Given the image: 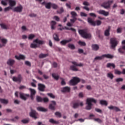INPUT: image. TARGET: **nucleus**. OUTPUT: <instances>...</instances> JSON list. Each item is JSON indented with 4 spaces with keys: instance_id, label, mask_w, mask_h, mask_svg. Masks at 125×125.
<instances>
[{
    "instance_id": "bb28decb",
    "label": "nucleus",
    "mask_w": 125,
    "mask_h": 125,
    "mask_svg": "<svg viewBox=\"0 0 125 125\" xmlns=\"http://www.w3.org/2000/svg\"><path fill=\"white\" fill-rule=\"evenodd\" d=\"M9 3L10 7H12L16 5V1L15 0H11L9 1Z\"/></svg>"
},
{
    "instance_id": "6e6552de",
    "label": "nucleus",
    "mask_w": 125,
    "mask_h": 125,
    "mask_svg": "<svg viewBox=\"0 0 125 125\" xmlns=\"http://www.w3.org/2000/svg\"><path fill=\"white\" fill-rule=\"evenodd\" d=\"M114 2V0H108L107 2H104L103 4H102V6L104 8H110L111 6V4Z\"/></svg>"
},
{
    "instance_id": "ddd939ff",
    "label": "nucleus",
    "mask_w": 125,
    "mask_h": 125,
    "mask_svg": "<svg viewBox=\"0 0 125 125\" xmlns=\"http://www.w3.org/2000/svg\"><path fill=\"white\" fill-rule=\"evenodd\" d=\"M30 95L27 94H24L23 93H20V97L22 100H27V97H29Z\"/></svg>"
},
{
    "instance_id": "39448f33",
    "label": "nucleus",
    "mask_w": 125,
    "mask_h": 125,
    "mask_svg": "<svg viewBox=\"0 0 125 125\" xmlns=\"http://www.w3.org/2000/svg\"><path fill=\"white\" fill-rule=\"evenodd\" d=\"M79 33L84 39H89L91 37V35L90 34L87 33L86 31L84 30H80Z\"/></svg>"
},
{
    "instance_id": "3c124183",
    "label": "nucleus",
    "mask_w": 125,
    "mask_h": 125,
    "mask_svg": "<svg viewBox=\"0 0 125 125\" xmlns=\"http://www.w3.org/2000/svg\"><path fill=\"white\" fill-rule=\"evenodd\" d=\"M51 6L53 9H57L58 6L56 4H52Z\"/></svg>"
},
{
    "instance_id": "7c9ffc66",
    "label": "nucleus",
    "mask_w": 125,
    "mask_h": 125,
    "mask_svg": "<svg viewBox=\"0 0 125 125\" xmlns=\"http://www.w3.org/2000/svg\"><path fill=\"white\" fill-rule=\"evenodd\" d=\"M106 67L107 68H111V67H112L113 69H115L116 65L114 63H108L106 65Z\"/></svg>"
},
{
    "instance_id": "8fccbe9b",
    "label": "nucleus",
    "mask_w": 125,
    "mask_h": 125,
    "mask_svg": "<svg viewBox=\"0 0 125 125\" xmlns=\"http://www.w3.org/2000/svg\"><path fill=\"white\" fill-rule=\"evenodd\" d=\"M35 37H36V36H35V35L30 34L28 36V40H33V39H34V38H35Z\"/></svg>"
},
{
    "instance_id": "20e7f679",
    "label": "nucleus",
    "mask_w": 125,
    "mask_h": 125,
    "mask_svg": "<svg viewBox=\"0 0 125 125\" xmlns=\"http://www.w3.org/2000/svg\"><path fill=\"white\" fill-rule=\"evenodd\" d=\"M87 22L90 25H91V26H100V25L102 24V21H101L97 20L94 21L91 18H87Z\"/></svg>"
},
{
    "instance_id": "4be33fe9",
    "label": "nucleus",
    "mask_w": 125,
    "mask_h": 125,
    "mask_svg": "<svg viewBox=\"0 0 125 125\" xmlns=\"http://www.w3.org/2000/svg\"><path fill=\"white\" fill-rule=\"evenodd\" d=\"M14 63H15V61L11 59H9L7 62V64L9 66H13Z\"/></svg>"
},
{
    "instance_id": "09e8293b",
    "label": "nucleus",
    "mask_w": 125,
    "mask_h": 125,
    "mask_svg": "<svg viewBox=\"0 0 125 125\" xmlns=\"http://www.w3.org/2000/svg\"><path fill=\"white\" fill-rule=\"evenodd\" d=\"M30 122V120L29 119H23L21 120V123L23 124H28Z\"/></svg>"
},
{
    "instance_id": "6ab92c4d",
    "label": "nucleus",
    "mask_w": 125,
    "mask_h": 125,
    "mask_svg": "<svg viewBox=\"0 0 125 125\" xmlns=\"http://www.w3.org/2000/svg\"><path fill=\"white\" fill-rule=\"evenodd\" d=\"M41 4H42V5H44L47 9H50V8H51L52 4L50 2L46 3L45 1H43V2L41 3Z\"/></svg>"
},
{
    "instance_id": "0eeeda50",
    "label": "nucleus",
    "mask_w": 125,
    "mask_h": 125,
    "mask_svg": "<svg viewBox=\"0 0 125 125\" xmlns=\"http://www.w3.org/2000/svg\"><path fill=\"white\" fill-rule=\"evenodd\" d=\"M80 106L83 107V103L80 102L79 101L72 102V107L73 108V109H78Z\"/></svg>"
},
{
    "instance_id": "13d9d810",
    "label": "nucleus",
    "mask_w": 125,
    "mask_h": 125,
    "mask_svg": "<svg viewBox=\"0 0 125 125\" xmlns=\"http://www.w3.org/2000/svg\"><path fill=\"white\" fill-rule=\"evenodd\" d=\"M95 110L96 112H97L98 113H100V114H102V110L99 108H96Z\"/></svg>"
},
{
    "instance_id": "1a4fd4ad",
    "label": "nucleus",
    "mask_w": 125,
    "mask_h": 125,
    "mask_svg": "<svg viewBox=\"0 0 125 125\" xmlns=\"http://www.w3.org/2000/svg\"><path fill=\"white\" fill-rule=\"evenodd\" d=\"M110 43L111 44L112 48H115L118 45V41L116 38H111L110 39Z\"/></svg>"
},
{
    "instance_id": "5701e85b",
    "label": "nucleus",
    "mask_w": 125,
    "mask_h": 125,
    "mask_svg": "<svg viewBox=\"0 0 125 125\" xmlns=\"http://www.w3.org/2000/svg\"><path fill=\"white\" fill-rule=\"evenodd\" d=\"M71 88L69 87L65 86L62 89V92H70Z\"/></svg>"
},
{
    "instance_id": "5fc2aeb1",
    "label": "nucleus",
    "mask_w": 125,
    "mask_h": 125,
    "mask_svg": "<svg viewBox=\"0 0 125 125\" xmlns=\"http://www.w3.org/2000/svg\"><path fill=\"white\" fill-rule=\"evenodd\" d=\"M53 19H54L55 20H56V21H57L58 22L60 21V18H59L57 16H55L53 17Z\"/></svg>"
},
{
    "instance_id": "de8ad7c7",
    "label": "nucleus",
    "mask_w": 125,
    "mask_h": 125,
    "mask_svg": "<svg viewBox=\"0 0 125 125\" xmlns=\"http://www.w3.org/2000/svg\"><path fill=\"white\" fill-rule=\"evenodd\" d=\"M94 120L95 122H97L99 124H101V123H102V120L99 118H94Z\"/></svg>"
},
{
    "instance_id": "37998d69",
    "label": "nucleus",
    "mask_w": 125,
    "mask_h": 125,
    "mask_svg": "<svg viewBox=\"0 0 125 125\" xmlns=\"http://www.w3.org/2000/svg\"><path fill=\"white\" fill-rule=\"evenodd\" d=\"M36 100H37V102H42L43 101V99L42 97H41L39 96H37L36 97Z\"/></svg>"
},
{
    "instance_id": "e2e57ef3",
    "label": "nucleus",
    "mask_w": 125,
    "mask_h": 125,
    "mask_svg": "<svg viewBox=\"0 0 125 125\" xmlns=\"http://www.w3.org/2000/svg\"><path fill=\"white\" fill-rule=\"evenodd\" d=\"M115 74H116V75H121L122 74V72L116 70L115 71Z\"/></svg>"
},
{
    "instance_id": "b1692460",
    "label": "nucleus",
    "mask_w": 125,
    "mask_h": 125,
    "mask_svg": "<svg viewBox=\"0 0 125 125\" xmlns=\"http://www.w3.org/2000/svg\"><path fill=\"white\" fill-rule=\"evenodd\" d=\"M16 59H17V60H25V56L23 55H20L18 56H15Z\"/></svg>"
},
{
    "instance_id": "dca6fc26",
    "label": "nucleus",
    "mask_w": 125,
    "mask_h": 125,
    "mask_svg": "<svg viewBox=\"0 0 125 125\" xmlns=\"http://www.w3.org/2000/svg\"><path fill=\"white\" fill-rule=\"evenodd\" d=\"M73 41V39L72 38H70L69 39L66 40H62L61 41L60 43L62 44V45H66L68 42H71Z\"/></svg>"
},
{
    "instance_id": "c9c22d12",
    "label": "nucleus",
    "mask_w": 125,
    "mask_h": 125,
    "mask_svg": "<svg viewBox=\"0 0 125 125\" xmlns=\"http://www.w3.org/2000/svg\"><path fill=\"white\" fill-rule=\"evenodd\" d=\"M52 76L54 79V80H56V81H58V80H59V76L56 75V74L55 73H53L52 74Z\"/></svg>"
},
{
    "instance_id": "f03ea898",
    "label": "nucleus",
    "mask_w": 125,
    "mask_h": 125,
    "mask_svg": "<svg viewBox=\"0 0 125 125\" xmlns=\"http://www.w3.org/2000/svg\"><path fill=\"white\" fill-rule=\"evenodd\" d=\"M33 42L35 43H32L30 44V47L31 48H38V44H44V41L40 40L39 39H36L33 41Z\"/></svg>"
},
{
    "instance_id": "412c9836",
    "label": "nucleus",
    "mask_w": 125,
    "mask_h": 125,
    "mask_svg": "<svg viewBox=\"0 0 125 125\" xmlns=\"http://www.w3.org/2000/svg\"><path fill=\"white\" fill-rule=\"evenodd\" d=\"M92 49L95 51H97L99 49V45L97 44H92Z\"/></svg>"
},
{
    "instance_id": "2f4dec72",
    "label": "nucleus",
    "mask_w": 125,
    "mask_h": 125,
    "mask_svg": "<svg viewBox=\"0 0 125 125\" xmlns=\"http://www.w3.org/2000/svg\"><path fill=\"white\" fill-rule=\"evenodd\" d=\"M48 56V54H40L39 56V58H45Z\"/></svg>"
},
{
    "instance_id": "9b49d317",
    "label": "nucleus",
    "mask_w": 125,
    "mask_h": 125,
    "mask_svg": "<svg viewBox=\"0 0 125 125\" xmlns=\"http://www.w3.org/2000/svg\"><path fill=\"white\" fill-rule=\"evenodd\" d=\"M23 10V6L20 5L19 6L16 7L14 8L13 11L15 12H22Z\"/></svg>"
},
{
    "instance_id": "2eb2a0df",
    "label": "nucleus",
    "mask_w": 125,
    "mask_h": 125,
    "mask_svg": "<svg viewBox=\"0 0 125 125\" xmlns=\"http://www.w3.org/2000/svg\"><path fill=\"white\" fill-rule=\"evenodd\" d=\"M28 89L30 90V97L32 99V100H33L34 99V96H35V95H36V90L34 89H32L31 88H28Z\"/></svg>"
},
{
    "instance_id": "c756f323",
    "label": "nucleus",
    "mask_w": 125,
    "mask_h": 125,
    "mask_svg": "<svg viewBox=\"0 0 125 125\" xmlns=\"http://www.w3.org/2000/svg\"><path fill=\"white\" fill-rule=\"evenodd\" d=\"M51 29L52 30L55 29V25H56V22L55 21H51Z\"/></svg>"
},
{
    "instance_id": "4468645a",
    "label": "nucleus",
    "mask_w": 125,
    "mask_h": 125,
    "mask_svg": "<svg viewBox=\"0 0 125 125\" xmlns=\"http://www.w3.org/2000/svg\"><path fill=\"white\" fill-rule=\"evenodd\" d=\"M38 89L40 90V91H42V92H43L45 89V85L41 83H38Z\"/></svg>"
},
{
    "instance_id": "bf43d9fd",
    "label": "nucleus",
    "mask_w": 125,
    "mask_h": 125,
    "mask_svg": "<svg viewBox=\"0 0 125 125\" xmlns=\"http://www.w3.org/2000/svg\"><path fill=\"white\" fill-rule=\"evenodd\" d=\"M81 16H82L83 17H86L87 16V14L84 13V12H81Z\"/></svg>"
},
{
    "instance_id": "4c0bfd02",
    "label": "nucleus",
    "mask_w": 125,
    "mask_h": 125,
    "mask_svg": "<svg viewBox=\"0 0 125 125\" xmlns=\"http://www.w3.org/2000/svg\"><path fill=\"white\" fill-rule=\"evenodd\" d=\"M70 69H71L72 71H74V72H77L79 71V69L78 68H76L75 65L70 66Z\"/></svg>"
},
{
    "instance_id": "393cba45",
    "label": "nucleus",
    "mask_w": 125,
    "mask_h": 125,
    "mask_svg": "<svg viewBox=\"0 0 125 125\" xmlns=\"http://www.w3.org/2000/svg\"><path fill=\"white\" fill-rule=\"evenodd\" d=\"M110 30H111V26H108V29L104 31L105 37H109L110 36Z\"/></svg>"
},
{
    "instance_id": "f8f14e48",
    "label": "nucleus",
    "mask_w": 125,
    "mask_h": 125,
    "mask_svg": "<svg viewBox=\"0 0 125 125\" xmlns=\"http://www.w3.org/2000/svg\"><path fill=\"white\" fill-rule=\"evenodd\" d=\"M29 115L30 117H31V118H33V119H38V117H37V115H38V113H37L36 110L31 109V111L30 112Z\"/></svg>"
},
{
    "instance_id": "f3484780",
    "label": "nucleus",
    "mask_w": 125,
    "mask_h": 125,
    "mask_svg": "<svg viewBox=\"0 0 125 125\" xmlns=\"http://www.w3.org/2000/svg\"><path fill=\"white\" fill-rule=\"evenodd\" d=\"M55 106H56V102L54 101L51 102V104L49 105V108L50 110H55Z\"/></svg>"
},
{
    "instance_id": "a878e982",
    "label": "nucleus",
    "mask_w": 125,
    "mask_h": 125,
    "mask_svg": "<svg viewBox=\"0 0 125 125\" xmlns=\"http://www.w3.org/2000/svg\"><path fill=\"white\" fill-rule=\"evenodd\" d=\"M53 38L56 42H59L60 41V39H59V36H58V34L56 33H54L53 35Z\"/></svg>"
},
{
    "instance_id": "7ed1b4c3",
    "label": "nucleus",
    "mask_w": 125,
    "mask_h": 125,
    "mask_svg": "<svg viewBox=\"0 0 125 125\" xmlns=\"http://www.w3.org/2000/svg\"><path fill=\"white\" fill-rule=\"evenodd\" d=\"M104 57H105V58H109V59H112V58H114V56L110 54H108L103 55L101 56H97L94 58L93 62L94 63V62H95L96 61H97V60H102L103 58H104Z\"/></svg>"
},
{
    "instance_id": "603ef678",
    "label": "nucleus",
    "mask_w": 125,
    "mask_h": 125,
    "mask_svg": "<svg viewBox=\"0 0 125 125\" xmlns=\"http://www.w3.org/2000/svg\"><path fill=\"white\" fill-rule=\"evenodd\" d=\"M25 64L26 65V66H28V67H31V62L28 61L25 62Z\"/></svg>"
},
{
    "instance_id": "a19ab883",
    "label": "nucleus",
    "mask_w": 125,
    "mask_h": 125,
    "mask_svg": "<svg viewBox=\"0 0 125 125\" xmlns=\"http://www.w3.org/2000/svg\"><path fill=\"white\" fill-rule=\"evenodd\" d=\"M68 47H69V48H71V49H75L76 48L75 45L71 43H69L68 44Z\"/></svg>"
},
{
    "instance_id": "ea45409f",
    "label": "nucleus",
    "mask_w": 125,
    "mask_h": 125,
    "mask_svg": "<svg viewBox=\"0 0 125 125\" xmlns=\"http://www.w3.org/2000/svg\"><path fill=\"white\" fill-rule=\"evenodd\" d=\"M107 78H109L110 80H113V79H114V75L111 73H107Z\"/></svg>"
},
{
    "instance_id": "a211bd4d",
    "label": "nucleus",
    "mask_w": 125,
    "mask_h": 125,
    "mask_svg": "<svg viewBox=\"0 0 125 125\" xmlns=\"http://www.w3.org/2000/svg\"><path fill=\"white\" fill-rule=\"evenodd\" d=\"M98 13H99V14L104 15V16H108V15H109V12H106L105 10H99L98 11Z\"/></svg>"
},
{
    "instance_id": "c03bdc74",
    "label": "nucleus",
    "mask_w": 125,
    "mask_h": 125,
    "mask_svg": "<svg viewBox=\"0 0 125 125\" xmlns=\"http://www.w3.org/2000/svg\"><path fill=\"white\" fill-rule=\"evenodd\" d=\"M71 15H72V18H76V17L77 16V13L75 11H72L71 12Z\"/></svg>"
},
{
    "instance_id": "69168bd1",
    "label": "nucleus",
    "mask_w": 125,
    "mask_h": 125,
    "mask_svg": "<svg viewBox=\"0 0 125 125\" xmlns=\"http://www.w3.org/2000/svg\"><path fill=\"white\" fill-rule=\"evenodd\" d=\"M1 3L2 4V5H4V6H6V5H7V3H6V2H5L4 0H2L1 1Z\"/></svg>"
},
{
    "instance_id": "aec40b11",
    "label": "nucleus",
    "mask_w": 125,
    "mask_h": 125,
    "mask_svg": "<svg viewBox=\"0 0 125 125\" xmlns=\"http://www.w3.org/2000/svg\"><path fill=\"white\" fill-rule=\"evenodd\" d=\"M108 109L110 110H114L116 112H120L121 109L119 108V107L117 106H114L113 105H111L110 106H108Z\"/></svg>"
},
{
    "instance_id": "e433bc0d",
    "label": "nucleus",
    "mask_w": 125,
    "mask_h": 125,
    "mask_svg": "<svg viewBox=\"0 0 125 125\" xmlns=\"http://www.w3.org/2000/svg\"><path fill=\"white\" fill-rule=\"evenodd\" d=\"M49 122L51 123V124H55L56 125H58V124H59V121H55L53 119H50Z\"/></svg>"
},
{
    "instance_id": "c85d7f7f",
    "label": "nucleus",
    "mask_w": 125,
    "mask_h": 125,
    "mask_svg": "<svg viewBox=\"0 0 125 125\" xmlns=\"http://www.w3.org/2000/svg\"><path fill=\"white\" fill-rule=\"evenodd\" d=\"M37 110L38 111H40V112H47V109H46V108L41 106L37 107Z\"/></svg>"
},
{
    "instance_id": "cd10ccee",
    "label": "nucleus",
    "mask_w": 125,
    "mask_h": 125,
    "mask_svg": "<svg viewBox=\"0 0 125 125\" xmlns=\"http://www.w3.org/2000/svg\"><path fill=\"white\" fill-rule=\"evenodd\" d=\"M0 102L2 103V104H5V105L8 104V100L4 99H0Z\"/></svg>"
},
{
    "instance_id": "58836bf2",
    "label": "nucleus",
    "mask_w": 125,
    "mask_h": 125,
    "mask_svg": "<svg viewBox=\"0 0 125 125\" xmlns=\"http://www.w3.org/2000/svg\"><path fill=\"white\" fill-rule=\"evenodd\" d=\"M64 12V9L63 7H61L60 9L57 11V13L58 14H61L62 13H63Z\"/></svg>"
},
{
    "instance_id": "79ce46f5",
    "label": "nucleus",
    "mask_w": 125,
    "mask_h": 125,
    "mask_svg": "<svg viewBox=\"0 0 125 125\" xmlns=\"http://www.w3.org/2000/svg\"><path fill=\"white\" fill-rule=\"evenodd\" d=\"M79 45H81V46H85L86 45V43H85V42L79 41L78 42Z\"/></svg>"
},
{
    "instance_id": "774afa93",
    "label": "nucleus",
    "mask_w": 125,
    "mask_h": 125,
    "mask_svg": "<svg viewBox=\"0 0 125 125\" xmlns=\"http://www.w3.org/2000/svg\"><path fill=\"white\" fill-rule=\"evenodd\" d=\"M1 42L2 43H6V42H7V40L6 39H1Z\"/></svg>"
},
{
    "instance_id": "49530a36",
    "label": "nucleus",
    "mask_w": 125,
    "mask_h": 125,
    "mask_svg": "<svg viewBox=\"0 0 125 125\" xmlns=\"http://www.w3.org/2000/svg\"><path fill=\"white\" fill-rule=\"evenodd\" d=\"M55 115L57 116V117H58V118H61V117H62V115L61 114V113L59 112H56L55 113Z\"/></svg>"
},
{
    "instance_id": "a18cd8bd",
    "label": "nucleus",
    "mask_w": 125,
    "mask_h": 125,
    "mask_svg": "<svg viewBox=\"0 0 125 125\" xmlns=\"http://www.w3.org/2000/svg\"><path fill=\"white\" fill-rule=\"evenodd\" d=\"M118 51L119 53H121V54H124V53H125V51H124V49H123V48H120L118 49Z\"/></svg>"
},
{
    "instance_id": "680f3d73",
    "label": "nucleus",
    "mask_w": 125,
    "mask_h": 125,
    "mask_svg": "<svg viewBox=\"0 0 125 125\" xmlns=\"http://www.w3.org/2000/svg\"><path fill=\"white\" fill-rule=\"evenodd\" d=\"M43 101L44 102V103H46L49 101V100L47 98H43Z\"/></svg>"
},
{
    "instance_id": "72a5a7b5",
    "label": "nucleus",
    "mask_w": 125,
    "mask_h": 125,
    "mask_svg": "<svg viewBox=\"0 0 125 125\" xmlns=\"http://www.w3.org/2000/svg\"><path fill=\"white\" fill-rule=\"evenodd\" d=\"M0 26L2 29H4V30H7L8 29V26L7 25L3 24V23H0Z\"/></svg>"
},
{
    "instance_id": "4d7b16f0",
    "label": "nucleus",
    "mask_w": 125,
    "mask_h": 125,
    "mask_svg": "<svg viewBox=\"0 0 125 125\" xmlns=\"http://www.w3.org/2000/svg\"><path fill=\"white\" fill-rule=\"evenodd\" d=\"M61 79L62 80V82H61V84H62V85H65V84H66V82H65V81L64 80V79H63L62 78H61Z\"/></svg>"
},
{
    "instance_id": "423d86ee",
    "label": "nucleus",
    "mask_w": 125,
    "mask_h": 125,
    "mask_svg": "<svg viewBox=\"0 0 125 125\" xmlns=\"http://www.w3.org/2000/svg\"><path fill=\"white\" fill-rule=\"evenodd\" d=\"M80 82H81V79L77 77H75L70 81L69 83L71 85H76L78 84Z\"/></svg>"
},
{
    "instance_id": "f704fd0d",
    "label": "nucleus",
    "mask_w": 125,
    "mask_h": 125,
    "mask_svg": "<svg viewBox=\"0 0 125 125\" xmlns=\"http://www.w3.org/2000/svg\"><path fill=\"white\" fill-rule=\"evenodd\" d=\"M100 104L101 105H104L105 106H107V105H108V103H107V101L105 100H101L100 101Z\"/></svg>"
},
{
    "instance_id": "052dcab7",
    "label": "nucleus",
    "mask_w": 125,
    "mask_h": 125,
    "mask_svg": "<svg viewBox=\"0 0 125 125\" xmlns=\"http://www.w3.org/2000/svg\"><path fill=\"white\" fill-rule=\"evenodd\" d=\"M73 19L70 20V21L71 23H75V21H77V18H72Z\"/></svg>"
},
{
    "instance_id": "338daca9",
    "label": "nucleus",
    "mask_w": 125,
    "mask_h": 125,
    "mask_svg": "<svg viewBox=\"0 0 125 125\" xmlns=\"http://www.w3.org/2000/svg\"><path fill=\"white\" fill-rule=\"evenodd\" d=\"M89 15H90V16H91V17H96V14H95L94 13H91L89 14Z\"/></svg>"
},
{
    "instance_id": "9d476101",
    "label": "nucleus",
    "mask_w": 125,
    "mask_h": 125,
    "mask_svg": "<svg viewBox=\"0 0 125 125\" xmlns=\"http://www.w3.org/2000/svg\"><path fill=\"white\" fill-rule=\"evenodd\" d=\"M12 80L13 82H18L19 83H21V82H22V76L21 75V74H19L18 76V77H13Z\"/></svg>"
},
{
    "instance_id": "0e129e2a",
    "label": "nucleus",
    "mask_w": 125,
    "mask_h": 125,
    "mask_svg": "<svg viewBox=\"0 0 125 125\" xmlns=\"http://www.w3.org/2000/svg\"><path fill=\"white\" fill-rule=\"evenodd\" d=\"M123 81H124L123 78H117L116 80V82H117V83H119V82H123Z\"/></svg>"
},
{
    "instance_id": "473e14b6",
    "label": "nucleus",
    "mask_w": 125,
    "mask_h": 125,
    "mask_svg": "<svg viewBox=\"0 0 125 125\" xmlns=\"http://www.w3.org/2000/svg\"><path fill=\"white\" fill-rule=\"evenodd\" d=\"M72 64H73V65H75V66H78L79 67H83V64L82 63L78 64L76 62H72Z\"/></svg>"
},
{
    "instance_id": "f257e3e1",
    "label": "nucleus",
    "mask_w": 125,
    "mask_h": 125,
    "mask_svg": "<svg viewBox=\"0 0 125 125\" xmlns=\"http://www.w3.org/2000/svg\"><path fill=\"white\" fill-rule=\"evenodd\" d=\"M97 101L93 99V98H88L86 100V104H87V106L85 107L86 110H91L92 108V103L96 104Z\"/></svg>"
},
{
    "instance_id": "864d4df0",
    "label": "nucleus",
    "mask_w": 125,
    "mask_h": 125,
    "mask_svg": "<svg viewBox=\"0 0 125 125\" xmlns=\"http://www.w3.org/2000/svg\"><path fill=\"white\" fill-rule=\"evenodd\" d=\"M48 96L54 99L55 98V96H54L52 93H48L47 94Z\"/></svg>"
},
{
    "instance_id": "6e6d98bb",
    "label": "nucleus",
    "mask_w": 125,
    "mask_h": 125,
    "mask_svg": "<svg viewBox=\"0 0 125 125\" xmlns=\"http://www.w3.org/2000/svg\"><path fill=\"white\" fill-rule=\"evenodd\" d=\"M10 9H12V7L9 6L8 7H6L4 8V11H5V12L9 11V10H10Z\"/></svg>"
}]
</instances>
